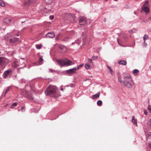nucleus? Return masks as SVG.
Segmentation results:
<instances>
[{"mask_svg":"<svg viewBox=\"0 0 151 151\" xmlns=\"http://www.w3.org/2000/svg\"><path fill=\"white\" fill-rule=\"evenodd\" d=\"M124 85L127 87L130 88H132L133 83L129 75L127 74L124 76Z\"/></svg>","mask_w":151,"mask_h":151,"instance_id":"1","label":"nucleus"},{"mask_svg":"<svg viewBox=\"0 0 151 151\" xmlns=\"http://www.w3.org/2000/svg\"><path fill=\"white\" fill-rule=\"evenodd\" d=\"M58 90V89L56 86L50 85L47 88L45 93L46 95H49L55 93Z\"/></svg>","mask_w":151,"mask_h":151,"instance_id":"2","label":"nucleus"},{"mask_svg":"<svg viewBox=\"0 0 151 151\" xmlns=\"http://www.w3.org/2000/svg\"><path fill=\"white\" fill-rule=\"evenodd\" d=\"M31 92H34V90L32 89L30 92L26 91L25 96L29 100H32L34 99V97L32 94L31 93Z\"/></svg>","mask_w":151,"mask_h":151,"instance_id":"3","label":"nucleus"},{"mask_svg":"<svg viewBox=\"0 0 151 151\" xmlns=\"http://www.w3.org/2000/svg\"><path fill=\"white\" fill-rule=\"evenodd\" d=\"M12 70H8L5 71L3 74V76L4 78L6 79L10 77L12 74Z\"/></svg>","mask_w":151,"mask_h":151,"instance_id":"4","label":"nucleus"},{"mask_svg":"<svg viewBox=\"0 0 151 151\" xmlns=\"http://www.w3.org/2000/svg\"><path fill=\"white\" fill-rule=\"evenodd\" d=\"M79 18V24H80L82 25L86 23L87 20L85 17H80Z\"/></svg>","mask_w":151,"mask_h":151,"instance_id":"5","label":"nucleus"},{"mask_svg":"<svg viewBox=\"0 0 151 151\" xmlns=\"http://www.w3.org/2000/svg\"><path fill=\"white\" fill-rule=\"evenodd\" d=\"M77 70V68H73L70 69L66 70V73L70 74L71 75L72 74H75L76 73V71Z\"/></svg>","mask_w":151,"mask_h":151,"instance_id":"6","label":"nucleus"},{"mask_svg":"<svg viewBox=\"0 0 151 151\" xmlns=\"http://www.w3.org/2000/svg\"><path fill=\"white\" fill-rule=\"evenodd\" d=\"M58 48L59 50H61V52L63 53H64L66 51V47L63 45H58Z\"/></svg>","mask_w":151,"mask_h":151,"instance_id":"7","label":"nucleus"},{"mask_svg":"<svg viewBox=\"0 0 151 151\" xmlns=\"http://www.w3.org/2000/svg\"><path fill=\"white\" fill-rule=\"evenodd\" d=\"M12 22V19L9 18H6L4 19L3 22L4 24L9 25L11 22Z\"/></svg>","mask_w":151,"mask_h":151,"instance_id":"8","label":"nucleus"},{"mask_svg":"<svg viewBox=\"0 0 151 151\" xmlns=\"http://www.w3.org/2000/svg\"><path fill=\"white\" fill-rule=\"evenodd\" d=\"M64 65L68 66L72 64V62L68 59H64Z\"/></svg>","mask_w":151,"mask_h":151,"instance_id":"9","label":"nucleus"},{"mask_svg":"<svg viewBox=\"0 0 151 151\" xmlns=\"http://www.w3.org/2000/svg\"><path fill=\"white\" fill-rule=\"evenodd\" d=\"M7 60L6 59L2 57H0V65H4L6 64Z\"/></svg>","mask_w":151,"mask_h":151,"instance_id":"10","label":"nucleus"},{"mask_svg":"<svg viewBox=\"0 0 151 151\" xmlns=\"http://www.w3.org/2000/svg\"><path fill=\"white\" fill-rule=\"evenodd\" d=\"M46 37H47L52 38L55 37V35L53 32H48L46 35Z\"/></svg>","mask_w":151,"mask_h":151,"instance_id":"11","label":"nucleus"},{"mask_svg":"<svg viewBox=\"0 0 151 151\" xmlns=\"http://www.w3.org/2000/svg\"><path fill=\"white\" fill-rule=\"evenodd\" d=\"M142 9L146 13H147L149 12V8L148 6H143L142 8Z\"/></svg>","mask_w":151,"mask_h":151,"instance_id":"12","label":"nucleus"},{"mask_svg":"<svg viewBox=\"0 0 151 151\" xmlns=\"http://www.w3.org/2000/svg\"><path fill=\"white\" fill-rule=\"evenodd\" d=\"M57 63L59 65L62 66H64V59L63 60H57Z\"/></svg>","mask_w":151,"mask_h":151,"instance_id":"13","label":"nucleus"},{"mask_svg":"<svg viewBox=\"0 0 151 151\" xmlns=\"http://www.w3.org/2000/svg\"><path fill=\"white\" fill-rule=\"evenodd\" d=\"M43 60L42 57V56H40L38 61L37 62H36L35 64H36L37 65H41L42 64V62Z\"/></svg>","mask_w":151,"mask_h":151,"instance_id":"14","label":"nucleus"},{"mask_svg":"<svg viewBox=\"0 0 151 151\" xmlns=\"http://www.w3.org/2000/svg\"><path fill=\"white\" fill-rule=\"evenodd\" d=\"M100 94V92H99L96 94L93 95L92 96V99H96L97 98H99V97Z\"/></svg>","mask_w":151,"mask_h":151,"instance_id":"15","label":"nucleus"},{"mask_svg":"<svg viewBox=\"0 0 151 151\" xmlns=\"http://www.w3.org/2000/svg\"><path fill=\"white\" fill-rule=\"evenodd\" d=\"M19 38L14 37L12 39H9V41L10 42H15L18 41Z\"/></svg>","mask_w":151,"mask_h":151,"instance_id":"16","label":"nucleus"},{"mask_svg":"<svg viewBox=\"0 0 151 151\" xmlns=\"http://www.w3.org/2000/svg\"><path fill=\"white\" fill-rule=\"evenodd\" d=\"M118 63L123 65H125L127 64V62L126 61L122 60L119 61Z\"/></svg>","mask_w":151,"mask_h":151,"instance_id":"17","label":"nucleus"},{"mask_svg":"<svg viewBox=\"0 0 151 151\" xmlns=\"http://www.w3.org/2000/svg\"><path fill=\"white\" fill-rule=\"evenodd\" d=\"M71 39V37H65L62 40V41L64 42H66Z\"/></svg>","mask_w":151,"mask_h":151,"instance_id":"18","label":"nucleus"},{"mask_svg":"<svg viewBox=\"0 0 151 151\" xmlns=\"http://www.w3.org/2000/svg\"><path fill=\"white\" fill-rule=\"evenodd\" d=\"M107 68L109 70L111 74L113 76L114 75H115L114 72L113 71V70L112 69L111 67H110L108 65H107Z\"/></svg>","mask_w":151,"mask_h":151,"instance_id":"19","label":"nucleus"},{"mask_svg":"<svg viewBox=\"0 0 151 151\" xmlns=\"http://www.w3.org/2000/svg\"><path fill=\"white\" fill-rule=\"evenodd\" d=\"M139 72V70L137 69H134L132 71V73L135 76H137L138 73Z\"/></svg>","mask_w":151,"mask_h":151,"instance_id":"20","label":"nucleus"},{"mask_svg":"<svg viewBox=\"0 0 151 151\" xmlns=\"http://www.w3.org/2000/svg\"><path fill=\"white\" fill-rule=\"evenodd\" d=\"M10 88V86H8L7 87V88L4 91L3 93H4L5 95L9 91Z\"/></svg>","mask_w":151,"mask_h":151,"instance_id":"21","label":"nucleus"},{"mask_svg":"<svg viewBox=\"0 0 151 151\" xmlns=\"http://www.w3.org/2000/svg\"><path fill=\"white\" fill-rule=\"evenodd\" d=\"M137 30L136 29H134L132 30H129V32L130 33H133L136 32Z\"/></svg>","mask_w":151,"mask_h":151,"instance_id":"22","label":"nucleus"},{"mask_svg":"<svg viewBox=\"0 0 151 151\" xmlns=\"http://www.w3.org/2000/svg\"><path fill=\"white\" fill-rule=\"evenodd\" d=\"M42 46V45L41 44H37L36 45V47L37 49H40Z\"/></svg>","mask_w":151,"mask_h":151,"instance_id":"23","label":"nucleus"},{"mask_svg":"<svg viewBox=\"0 0 151 151\" xmlns=\"http://www.w3.org/2000/svg\"><path fill=\"white\" fill-rule=\"evenodd\" d=\"M148 38V36L147 35L145 34L143 37V39L144 41V42H145V40L147 39Z\"/></svg>","mask_w":151,"mask_h":151,"instance_id":"24","label":"nucleus"},{"mask_svg":"<svg viewBox=\"0 0 151 151\" xmlns=\"http://www.w3.org/2000/svg\"><path fill=\"white\" fill-rule=\"evenodd\" d=\"M149 1L147 0L145 2V3L143 5V6H149Z\"/></svg>","mask_w":151,"mask_h":151,"instance_id":"25","label":"nucleus"},{"mask_svg":"<svg viewBox=\"0 0 151 151\" xmlns=\"http://www.w3.org/2000/svg\"><path fill=\"white\" fill-rule=\"evenodd\" d=\"M12 35L10 33H7L5 37V38L7 40L9 39V37L10 36H12Z\"/></svg>","mask_w":151,"mask_h":151,"instance_id":"26","label":"nucleus"},{"mask_svg":"<svg viewBox=\"0 0 151 151\" xmlns=\"http://www.w3.org/2000/svg\"><path fill=\"white\" fill-rule=\"evenodd\" d=\"M132 122L134 124H137V121L135 119H134V116H133V118L132 119Z\"/></svg>","mask_w":151,"mask_h":151,"instance_id":"27","label":"nucleus"},{"mask_svg":"<svg viewBox=\"0 0 151 151\" xmlns=\"http://www.w3.org/2000/svg\"><path fill=\"white\" fill-rule=\"evenodd\" d=\"M102 101L101 100H99L97 101V104L98 106H101L102 104Z\"/></svg>","mask_w":151,"mask_h":151,"instance_id":"28","label":"nucleus"},{"mask_svg":"<svg viewBox=\"0 0 151 151\" xmlns=\"http://www.w3.org/2000/svg\"><path fill=\"white\" fill-rule=\"evenodd\" d=\"M85 67L87 69H90L91 66L88 64H86L85 65Z\"/></svg>","mask_w":151,"mask_h":151,"instance_id":"29","label":"nucleus"},{"mask_svg":"<svg viewBox=\"0 0 151 151\" xmlns=\"http://www.w3.org/2000/svg\"><path fill=\"white\" fill-rule=\"evenodd\" d=\"M17 103L15 102L13 103L11 105V108H13L15 106H17Z\"/></svg>","mask_w":151,"mask_h":151,"instance_id":"30","label":"nucleus"},{"mask_svg":"<svg viewBox=\"0 0 151 151\" xmlns=\"http://www.w3.org/2000/svg\"><path fill=\"white\" fill-rule=\"evenodd\" d=\"M0 5H1V6L3 7H4L5 6V3L2 1H1L0 2Z\"/></svg>","mask_w":151,"mask_h":151,"instance_id":"31","label":"nucleus"},{"mask_svg":"<svg viewBox=\"0 0 151 151\" xmlns=\"http://www.w3.org/2000/svg\"><path fill=\"white\" fill-rule=\"evenodd\" d=\"M151 21V17H149L148 19L145 20L144 22H147Z\"/></svg>","mask_w":151,"mask_h":151,"instance_id":"32","label":"nucleus"},{"mask_svg":"<svg viewBox=\"0 0 151 151\" xmlns=\"http://www.w3.org/2000/svg\"><path fill=\"white\" fill-rule=\"evenodd\" d=\"M118 81L119 82H120V83L122 82V79L120 77V75H119L118 76Z\"/></svg>","mask_w":151,"mask_h":151,"instance_id":"33","label":"nucleus"},{"mask_svg":"<svg viewBox=\"0 0 151 151\" xmlns=\"http://www.w3.org/2000/svg\"><path fill=\"white\" fill-rule=\"evenodd\" d=\"M147 124H148V125L149 126L151 127V119L147 121Z\"/></svg>","mask_w":151,"mask_h":151,"instance_id":"34","label":"nucleus"},{"mask_svg":"<svg viewBox=\"0 0 151 151\" xmlns=\"http://www.w3.org/2000/svg\"><path fill=\"white\" fill-rule=\"evenodd\" d=\"M83 65V64H81L80 65H79L77 67V70L79 69H80L81 67Z\"/></svg>","mask_w":151,"mask_h":151,"instance_id":"35","label":"nucleus"},{"mask_svg":"<svg viewBox=\"0 0 151 151\" xmlns=\"http://www.w3.org/2000/svg\"><path fill=\"white\" fill-rule=\"evenodd\" d=\"M98 56H93L92 58V60H95L97 59L98 58Z\"/></svg>","mask_w":151,"mask_h":151,"instance_id":"36","label":"nucleus"},{"mask_svg":"<svg viewBox=\"0 0 151 151\" xmlns=\"http://www.w3.org/2000/svg\"><path fill=\"white\" fill-rule=\"evenodd\" d=\"M25 110V107L24 106H23L22 107L21 110L22 111H24Z\"/></svg>","mask_w":151,"mask_h":151,"instance_id":"37","label":"nucleus"},{"mask_svg":"<svg viewBox=\"0 0 151 151\" xmlns=\"http://www.w3.org/2000/svg\"><path fill=\"white\" fill-rule=\"evenodd\" d=\"M88 62H91V63H92V64H93V63L92 61V59H91L90 58H88Z\"/></svg>","mask_w":151,"mask_h":151,"instance_id":"38","label":"nucleus"},{"mask_svg":"<svg viewBox=\"0 0 151 151\" xmlns=\"http://www.w3.org/2000/svg\"><path fill=\"white\" fill-rule=\"evenodd\" d=\"M148 137L150 139H151V132L148 133Z\"/></svg>","mask_w":151,"mask_h":151,"instance_id":"39","label":"nucleus"},{"mask_svg":"<svg viewBox=\"0 0 151 151\" xmlns=\"http://www.w3.org/2000/svg\"><path fill=\"white\" fill-rule=\"evenodd\" d=\"M148 110L150 111L151 110V106L149 105L148 107Z\"/></svg>","mask_w":151,"mask_h":151,"instance_id":"40","label":"nucleus"},{"mask_svg":"<svg viewBox=\"0 0 151 151\" xmlns=\"http://www.w3.org/2000/svg\"><path fill=\"white\" fill-rule=\"evenodd\" d=\"M147 111L146 110H144V114L145 115H146L147 114Z\"/></svg>","mask_w":151,"mask_h":151,"instance_id":"41","label":"nucleus"},{"mask_svg":"<svg viewBox=\"0 0 151 151\" xmlns=\"http://www.w3.org/2000/svg\"><path fill=\"white\" fill-rule=\"evenodd\" d=\"M23 68H24L23 67H21V68H18V69H17V72H19V73L20 72H19L20 69H21V68H22L23 69Z\"/></svg>","mask_w":151,"mask_h":151,"instance_id":"42","label":"nucleus"},{"mask_svg":"<svg viewBox=\"0 0 151 151\" xmlns=\"http://www.w3.org/2000/svg\"><path fill=\"white\" fill-rule=\"evenodd\" d=\"M54 16H50V18L51 19H52L54 18Z\"/></svg>","mask_w":151,"mask_h":151,"instance_id":"43","label":"nucleus"},{"mask_svg":"<svg viewBox=\"0 0 151 151\" xmlns=\"http://www.w3.org/2000/svg\"><path fill=\"white\" fill-rule=\"evenodd\" d=\"M29 2L30 3H33L34 1V0H29Z\"/></svg>","mask_w":151,"mask_h":151,"instance_id":"44","label":"nucleus"},{"mask_svg":"<svg viewBox=\"0 0 151 151\" xmlns=\"http://www.w3.org/2000/svg\"><path fill=\"white\" fill-rule=\"evenodd\" d=\"M117 42L120 45H121V44H120V43H119V39H117Z\"/></svg>","mask_w":151,"mask_h":151,"instance_id":"45","label":"nucleus"},{"mask_svg":"<svg viewBox=\"0 0 151 151\" xmlns=\"http://www.w3.org/2000/svg\"><path fill=\"white\" fill-rule=\"evenodd\" d=\"M149 147L151 149V142L149 144Z\"/></svg>","mask_w":151,"mask_h":151,"instance_id":"46","label":"nucleus"},{"mask_svg":"<svg viewBox=\"0 0 151 151\" xmlns=\"http://www.w3.org/2000/svg\"><path fill=\"white\" fill-rule=\"evenodd\" d=\"M144 45L145 46H146L147 45V44L145 43V42H144Z\"/></svg>","mask_w":151,"mask_h":151,"instance_id":"47","label":"nucleus"},{"mask_svg":"<svg viewBox=\"0 0 151 151\" xmlns=\"http://www.w3.org/2000/svg\"><path fill=\"white\" fill-rule=\"evenodd\" d=\"M49 70H50V72H53V70L52 69H50Z\"/></svg>","mask_w":151,"mask_h":151,"instance_id":"48","label":"nucleus"},{"mask_svg":"<svg viewBox=\"0 0 151 151\" xmlns=\"http://www.w3.org/2000/svg\"><path fill=\"white\" fill-rule=\"evenodd\" d=\"M59 34H58V36H57V37H56V39H57V38H58V36H59Z\"/></svg>","mask_w":151,"mask_h":151,"instance_id":"49","label":"nucleus"},{"mask_svg":"<svg viewBox=\"0 0 151 151\" xmlns=\"http://www.w3.org/2000/svg\"><path fill=\"white\" fill-rule=\"evenodd\" d=\"M59 34H58V36H57V37H56V39H57V38H58V36H59Z\"/></svg>","mask_w":151,"mask_h":151,"instance_id":"50","label":"nucleus"},{"mask_svg":"<svg viewBox=\"0 0 151 151\" xmlns=\"http://www.w3.org/2000/svg\"><path fill=\"white\" fill-rule=\"evenodd\" d=\"M123 37L124 38V39H126L127 38V37Z\"/></svg>","mask_w":151,"mask_h":151,"instance_id":"51","label":"nucleus"},{"mask_svg":"<svg viewBox=\"0 0 151 151\" xmlns=\"http://www.w3.org/2000/svg\"><path fill=\"white\" fill-rule=\"evenodd\" d=\"M134 14H136V13L135 11H134Z\"/></svg>","mask_w":151,"mask_h":151,"instance_id":"52","label":"nucleus"},{"mask_svg":"<svg viewBox=\"0 0 151 151\" xmlns=\"http://www.w3.org/2000/svg\"><path fill=\"white\" fill-rule=\"evenodd\" d=\"M17 63V61H15V62H14V63L15 64Z\"/></svg>","mask_w":151,"mask_h":151,"instance_id":"53","label":"nucleus"},{"mask_svg":"<svg viewBox=\"0 0 151 151\" xmlns=\"http://www.w3.org/2000/svg\"><path fill=\"white\" fill-rule=\"evenodd\" d=\"M16 36H19V34H17L16 35Z\"/></svg>","mask_w":151,"mask_h":151,"instance_id":"54","label":"nucleus"},{"mask_svg":"<svg viewBox=\"0 0 151 151\" xmlns=\"http://www.w3.org/2000/svg\"><path fill=\"white\" fill-rule=\"evenodd\" d=\"M61 91H63V88H61Z\"/></svg>","mask_w":151,"mask_h":151,"instance_id":"55","label":"nucleus"},{"mask_svg":"<svg viewBox=\"0 0 151 151\" xmlns=\"http://www.w3.org/2000/svg\"><path fill=\"white\" fill-rule=\"evenodd\" d=\"M21 59L23 60H24V58H21Z\"/></svg>","mask_w":151,"mask_h":151,"instance_id":"56","label":"nucleus"},{"mask_svg":"<svg viewBox=\"0 0 151 151\" xmlns=\"http://www.w3.org/2000/svg\"><path fill=\"white\" fill-rule=\"evenodd\" d=\"M144 131H145V133H146V131L145 130H145H144Z\"/></svg>","mask_w":151,"mask_h":151,"instance_id":"57","label":"nucleus"},{"mask_svg":"<svg viewBox=\"0 0 151 151\" xmlns=\"http://www.w3.org/2000/svg\"><path fill=\"white\" fill-rule=\"evenodd\" d=\"M114 0L115 1H118V0Z\"/></svg>","mask_w":151,"mask_h":151,"instance_id":"58","label":"nucleus"},{"mask_svg":"<svg viewBox=\"0 0 151 151\" xmlns=\"http://www.w3.org/2000/svg\"><path fill=\"white\" fill-rule=\"evenodd\" d=\"M150 112L151 113V110L150 111Z\"/></svg>","mask_w":151,"mask_h":151,"instance_id":"59","label":"nucleus"}]
</instances>
